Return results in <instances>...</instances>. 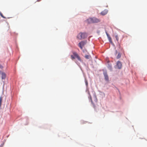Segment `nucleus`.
<instances>
[{
	"label": "nucleus",
	"instance_id": "1",
	"mask_svg": "<svg viewBox=\"0 0 147 147\" xmlns=\"http://www.w3.org/2000/svg\"><path fill=\"white\" fill-rule=\"evenodd\" d=\"M86 22L88 24L97 23L100 22V20L96 18H89L87 20Z\"/></svg>",
	"mask_w": 147,
	"mask_h": 147
},
{
	"label": "nucleus",
	"instance_id": "2",
	"mask_svg": "<svg viewBox=\"0 0 147 147\" xmlns=\"http://www.w3.org/2000/svg\"><path fill=\"white\" fill-rule=\"evenodd\" d=\"M87 35L86 33L85 32H80L77 36V38L78 39L81 40L86 38Z\"/></svg>",
	"mask_w": 147,
	"mask_h": 147
},
{
	"label": "nucleus",
	"instance_id": "3",
	"mask_svg": "<svg viewBox=\"0 0 147 147\" xmlns=\"http://www.w3.org/2000/svg\"><path fill=\"white\" fill-rule=\"evenodd\" d=\"M73 55H71V57L72 59H75V58H76L78 60L80 61H81V59L78 55L77 53L75 52H74L73 53Z\"/></svg>",
	"mask_w": 147,
	"mask_h": 147
},
{
	"label": "nucleus",
	"instance_id": "4",
	"mask_svg": "<svg viewBox=\"0 0 147 147\" xmlns=\"http://www.w3.org/2000/svg\"><path fill=\"white\" fill-rule=\"evenodd\" d=\"M86 42L87 41L86 40L82 41L78 43V46L81 49H82L83 47L84 46V45L86 44Z\"/></svg>",
	"mask_w": 147,
	"mask_h": 147
},
{
	"label": "nucleus",
	"instance_id": "5",
	"mask_svg": "<svg viewBox=\"0 0 147 147\" xmlns=\"http://www.w3.org/2000/svg\"><path fill=\"white\" fill-rule=\"evenodd\" d=\"M103 74L105 77V80L107 81H109V77L107 74V73L106 71H105L103 72Z\"/></svg>",
	"mask_w": 147,
	"mask_h": 147
},
{
	"label": "nucleus",
	"instance_id": "6",
	"mask_svg": "<svg viewBox=\"0 0 147 147\" xmlns=\"http://www.w3.org/2000/svg\"><path fill=\"white\" fill-rule=\"evenodd\" d=\"M122 64L119 61H118L117 63L116 66L119 69H120L122 67Z\"/></svg>",
	"mask_w": 147,
	"mask_h": 147
},
{
	"label": "nucleus",
	"instance_id": "7",
	"mask_svg": "<svg viewBox=\"0 0 147 147\" xmlns=\"http://www.w3.org/2000/svg\"><path fill=\"white\" fill-rule=\"evenodd\" d=\"M108 12V10H107L105 9L101 12L100 14L102 16L105 15Z\"/></svg>",
	"mask_w": 147,
	"mask_h": 147
},
{
	"label": "nucleus",
	"instance_id": "8",
	"mask_svg": "<svg viewBox=\"0 0 147 147\" xmlns=\"http://www.w3.org/2000/svg\"><path fill=\"white\" fill-rule=\"evenodd\" d=\"M106 33L109 41L110 43H112V42L111 38V37L109 35L107 32H106Z\"/></svg>",
	"mask_w": 147,
	"mask_h": 147
},
{
	"label": "nucleus",
	"instance_id": "9",
	"mask_svg": "<svg viewBox=\"0 0 147 147\" xmlns=\"http://www.w3.org/2000/svg\"><path fill=\"white\" fill-rule=\"evenodd\" d=\"M6 77V75L5 73H2V78L5 79Z\"/></svg>",
	"mask_w": 147,
	"mask_h": 147
},
{
	"label": "nucleus",
	"instance_id": "10",
	"mask_svg": "<svg viewBox=\"0 0 147 147\" xmlns=\"http://www.w3.org/2000/svg\"><path fill=\"white\" fill-rule=\"evenodd\" d=\"M85 57L86 59H90L91 58V56L90 55H87L85 56Z\"/></svg>",
	"mask_w": 147,
	"mask_h": 147
},
{
	"label": "nucleus",
	"instance_id": "11",
	"mask_svg": "<svg viewBox=\"0 0 147 147\" xmlns=\"http://www.w3.org/2000/svg\"><path fill=\"white\" fill-rule=\"evenodd\" d=\"M121 54H120V53H119L118 54V55L117 56V59H119L121 57Z\"/></svg>",
	"mask_w": 147,
	"mask_h": 147
},
{
	"label": "nucleus",
	"instance_id": "12",
	"mask_svg": "<svg viewBox=\"0 0 147 147\" xmlns=\"http://www.w3.org/2000/svg\"><path fill=\"white\" fill-rule=\"evenodd\" d=\"M90 100H91V102H92V104L93 107H95V105H94V103H93V101L92 100V98H91V97L90 96Z\"/></svg>",
	"mask_w": 147,
	"mask_h": 147
},
{
	"label": "nucleus",
	"instance_id": "13",
	"mask_svg": "<svg viewBox=\"0 0 147 147\" xmlns=\"http://www.w3.org/2000/svg\"><path fill=\"white\" fill-rule=\"evenodd\" d=\"M115 38H116V40H117V41H118L119 39V37H118V35H115Z\"/></svg>",
	"mask_w": 147,
	"mask_h": 147
},
{
	"label": "nucleus",
	"instance_id": "14",
	"mask_svg": "<svg viewBox=\"0 0 147 147\" xmlns=\"http://www.w3.org/2000/svg\"><path fill=\"white\" fill-rule=\"evenodd\" d=\"M2 99L1 97L0 98V106H1Z\"/></svg>",
	"mask_w": 147,
	"mask_h": 147
},
{
	"label": "nucleus",
	"instance_id": "15",
	"mask_svg": "<svg viewBox=\"0 0 147 147\" xmlns=\"http://www.w3.org/2000/svg\"><path fill=\"white\" fill-rule=\"evenodd\" d=\"M0 15L2 18H5L3 16V15L1 13H0Z\"/></svg>",
	"mask_w": 147,
	"mask_h": 147
},
{
	"label": "nucleus",
	"instance_id": "16",
	"mask_svg": "<svg viewBox=\"0 0 147 147\" xmlns=\"http://www.w3.org/2000/svg\"><path fill=\"white\" fill-rule=\"evenodd\" d=\"M85 83H86V86H87L88 84V82H87V80H85Z\"/></svg>",
	"mask_w": 147,
	"mask_h": 147
},
{
	"label": "nucleus",
	"instance_id": "17",
	"mask_svg": "<svg viewBox=\"0 0 147 147\" xmlns=\"http://www.w3.org/2000/svg\"><path fill=\"white\" fill-rule=\"evenodd\" d=\"M3 145H4V144L3 143L2 144H1L0 146V147H3Z\"/></svg>",
	"mask_w": 147,
	"mask_h": 147
},
{
	"label": "nucleus",
	"instance_id": "18",
	"mask_svg": "<svg viewBox=\"0 0 147 147\" xmlns=\"http://www.w3.org/2000/svg\"><path fill=\"white\" fill-rule=\"evenodd\" d=\"M3 68V67L2 66V65H1L0 64V68Z\"/></svg>",
	"mask_w": 147,
	"mask_h": 147
}]
</instances>
